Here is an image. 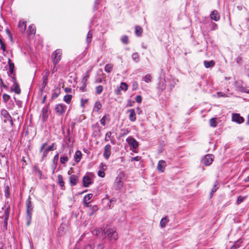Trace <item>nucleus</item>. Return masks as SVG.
I'll list each match as a JSON object with an SVG mask.
<instances>
[{
    "label": "nucleus",
    "instance_id": "nucleus-12",
    "mask_svg": "<svg viewBox=\"0 0 249 249\" xmlns=\"http://www.w3.org/2000/svg\"><path fill=\"white\" fill-rule=\"evenodd\" d=\"M210 16L211 19L215 21H218L220 19L219 14L218 12L215 10H213L211 12Z\"/></svg>",
    "mask_w": 249,
    "mask_h": 249
},
{
    "label": "nucleus",
    "instance_id": "nucleus-22",
    "mask_svg": "<svg viewBox=\"0 0 249 249\" xmlns=\"http://www.w3.org/2000/svg\"><path fill=\"white\" fill-rule=\"evenodd\" d=\"M204 65L206 68H212L215 65V62L213 60L204 61Z\"/></svg>",
    "mask_w": 249,
    "mask_h": 249
},
{
    "label": "nucleus",
    "instance_id": "nucleus-9",
    "mask_svg": "<svg viewBox=\"0 0 249 249\" xmlns=\"http://www.w3.org/2000/svg\"><path fill=\"white\" fill-rule=\"evenodd\" d=\"M111 148V147L109 144H107L104 147L103 156L106 160H108L110 156Z\"/></svg>",
    "mask_w": 249,
    "mask_h": 249
},
{
    "label": "nucleus",
    "instance_id": "nucleus-47",
    "mask_svg": "<svg viewBox=\"0 0 249 249\" xmlns=\"http://www.w3.org/2000/svg\"><path fill=\"white\" fill-rule=\"evenodd\" d=\"M111 132H107L106 134V137H105V141L106 142H108L110 137H111Z\"/></svg>",
    "mask_w": 249,
    "mask_h": 249
},
{
    "label": "nucleus",
    "instance_id": "nucleus-50",
    "mask_svg": "<svg viewBox=\"0 0 249 249\" xmlns=\"http://www.w3.org/2000/svg\"><path fill=\"white\" fill-rule=\"evenodd\" d=\"M98 175L101 178H104L105 176V173L104 171L100 170L98 172Z\"/></svg>",
    "mask_w": 249,
    "mask_h": 249
},
{
    "label": "nucleus",
    "instance_id": "nucleus-29",
    "mask_svg": "<svg viewBox=\"0 0 249 249\" xmlns=\"http://www.w3.org/2000/svg\"><path fill=\"white\" fill-rule=\"evenodd\" d=\"M92 37V33L89 31L88 33L86 41L88 44H89L91 42Z\"/></svg>",
    "mask_w": 249,
    "mask_h": 249
},
{
    "label": "nucleus",
    "instance_id": "nucleus-1",
    "mask_svg": "<svg viewBox=\"0 0 249 249\" xmlns=\"http://www.w3.org/2000/svg\"><path fill=\"white\" fill-rule=\"evenodd\" d=\"M102 235H107L110 240H116L118 238V234L114 228L106 227L103 230Z\"/></svg>",
    "mask_w": 249,
    "mask_h": 249
},
{
    "label": "nucleus",
    "instance_id": "nucleus-54",
    "mask_svg": "<svg viewBox=\"0 0 249 249\" xmlns=\"http://www.w3.org/2000/svg\"><path fill=\"white\" fill-rule=\"evenodd\" d=\"M48 83V81H43L41 84V89L43 90Z\"/></svg>",
    "mask_w": 249,
    "mask_h": 249
},
{
    "label": "nucleus",
    "instance_id": "nucleus-11",
    "mask_svg": "<svg viewBox=\"0 0 249 249\" xmlns=\"http://www.w3.org/2000/svg\"><path fill=\"white\" fill-rule=\"evenodd\" d=\"M31 198L29 196L28 198V199L26 200V213L29 214H32V212L33 210V207L32 205V203L30 200Z\"/></svg>",
    "mask_w": 249,
    "mask_h": 249
},
{
    "label": "nucleus",
    "instance_id": "nucleus-49",
    "mask_svg": "<svg viewBox=\"0 0 249 249\" xmlns=\"http://www.w3.org/2000/svg\"><path fill=\"white\" fill-rule=\"evenodd\" d=\"M49 152V151L47 149H45L43 151V154H42V160H43L44 158H45L47 156Z\"/></svg>",
    "mask_w": 249,
    "mask_h": 249
},
{
    "label": "nucleus",
    "instance_id": "nucleus-14",
    "mask_svg": "<svg viewBox=\"0 0 249 249\" xmlns=\"http://www.w3.org/2000/svg\"><path fill=\"white\" fill-rule=\"evenodd\" d=\"M110 117L109 114H107L104 116L100 120V123L103 126H105L107 123H108L110 122Z\"/></svg>",
    "mask_w": 249,
    "mask_h": 249
},
{
    "label": "nucleus",
    "instance_id": "nucleus-26",
    "mask_svg": "<svg viewBox=\"0 0 249 249\" xmlns=\"http://www.w3.org/2000/svg\"><path fill=\"white\" fill-rule=\"evenodd\" d=\"M49 74V71L48 70H46L43 73L42 81H48Z\"/></svg>",
    "mask_w": 249,
    "mask_h": 249
},
{
    "label": "nucleus",
    "instance_id": "nucleus-62",
    "mask_svg": "<svg viewBox=\"0 0 249 249\" xmlns=\"http://www.w3.org/2000/svg\"><path fill=\"white\" fill-rule=\"evenodd\" d=\"M141 159V158L139 156H137L134 158H133L132 160H135V161H139Z\"/></svg>",
    "mask_w": 249,
    "mask_h": 249
},
{
    "label": "nucleus",
    "instance_id": "nucleus-27",
    "mask_svg": "<svg viewBox=\"0 0 249 249\" xmlns=\"http://www.w3.org/2000/svg\"><path fill=\"white\" fill-rule=\"evenodd\" d=\"M102 107V105L99 101H97L94 104L95 111L98 112Z\"/></svg>",
    "mask_w": 249,
    "mask_h": 249
},
{
    "label": "nucleus",
    "instance_id": "nucleus-35",
    "mask_svg": "<svg viewBox=\"0 0 249 249\" xmlns=\"http://www.w3.org/2000/svg\"><path fill=\"white\" fill-rule=\"evenodd\" d=\"M151 79H152V77H151V75L149 74H146L143 77L144 81L147 83H148L151 82Z\"/></svg>",
    "mask_w": 249,
    "mask_h": 249
},
{
    "label": "nucleus",
    "instance_id": "nucleus-5",
    "mask_svg": "<svg viewBox=\"0 0 249 249\" xmlns=\"http://www.w3.org/2000/svg\"><path fill=\"white\" fill-rule=\"evenodd\" d=\"M213 160V156L211 154L206 155L201 160V162L206 166L211 165Z\"/></svg>",
    "mask_w": 249,
    "mask_h": 249
},
{
    "label": "nucleus",
    "instance_id": "nucleus-45",
    "mask_svg": "<svg viewBox=\"0 0 249 249\" xmlns=\"http://www.w3.org/2000/svg\"><path fill=\"white\" fill-rule=\"evenodd\" d=\"M246 196H239L237 199V201H236V203L237 204H240L241 202H242L244 199L246 198Z\"/></svg>",
    "mask_w": 249,
    "mask_h": 249
},
{
    "label": "nucleus",
    "instance_id": "nucleus-33",
    "mask_svg": "<svg viewBox=\"0 0 249 249\" xmlns=\"http://www.w3.org/2000/svg\"><path fill=\"white\" fill-rule=\"evenodd\" d=\"M122 90H123L124 91H126L128 88L127 85L124 82H122L121 83L120 86L119 87Z\"/></svg>",
    "mask_w": 249,
    "mask_h": 249
},
{
    "label": "nucleus",
    "instance_id": "nucleus-58",
    "mask_svg": "<svg viewBox=\"0 0 249 249\" xmlns=\"http://www.w3.org/2000/svg\"><path fill=\"white\" fill-rule=\"evenodd\" d=\"M0 48H1V50L3 52H5L6 51V46H5L4 43L3 42L1 43L0 44Z\"/></svg>",
    "mask_w": 249,
    "mask_h": 249
},
{
    "label": "nucleus",
    "instance_id": "nucleus-4",
    "mask_svg": "<svg viewBox=\"0 0 249 249\" xmlns=\"http://www.w3.org/2000/svg\"><path fill=\"white\" fill-rule=\"evenodd\" d=\"M61 54L62 51L60 49H57L51 55V58L54 65H57L60 61Z\"/></svg>",
    "mask_w": 249,
    "mask_h": 249
},
{
    "label": "nucleus",
    "instance_id": "nucleus-53",
    "mask_svg": "<svg viewBox=\"0 0 249 249\" xmlns=\"http://www.w3.org/2000/svg\"><path fill=\"white\" fill-rule=\"evenodd\" d=\"M54 143H52V145H50L47 148H46L49 151H53L54 150V149H56V148H53V146H54Z\"/></svg>",
    "mask_w": 249,
    "mask_h": 249
},
{
    "label": "nucleus",
    "instance_id": "nucleus-3",
    "mask_svg": "<svg viewBox=\"0 0 249 249\" xmlns=\"http://www.w3.org/2000/svg\"><path fill=\"white\" fill-rule=\"evenodd\" d=\"M124 177V174L122 172H120L115 179L114 184V187L115 190H120L123 186L124 183L123 181Z\"/></svg>",
    "mask_w": 249,
    "mask_h": 249
},
{
    "label": "nucleus",
    "instance_id": "nucleus-41",
    "mask_svg": "<svg viewBox=\"0 0 249 249\" xmlns=\"http://www.w3.org/2000/svg\"><path fill=\"white\" fill-rule=\"evenodd\" d=\"M4 194H5V196L6 198H8L10 196V192H9V186H7L5 188V191H4Z\"/></svg>",
    "mask_w": 249,
    "mask_h": 249
},
{
    "label": "nucleus",
    "instance_id": "nucleus-6",
    "mask_svg": "<svg viewBox=\"0 0 249 249\" xmlns=\"http://www.w3.org/2000/svg\"><path fill=\"white\" fill-rule=\"evenodd\" d=\"M67 107L63 104H57L55 107V111L58 115L63 114L66 110Z\"/></svg>",
    "mask_w": 249,
    "mask_h": 249
},
{
    "label": "nucleus",
    "instance_id": "nucleus-56",
    "mask_svg": "<svg viewBox=\"0 0 249 249\" xmlns=\"http://www.w3.org/2000/svg\"><path fill=\"white\" fill-rule=\"evenodd\" d=\"M107 166L105 164L101 163L100 165V170L104 171L106 169Z\"/></svg>",
    "mask_w": 249,
    "mask_h": 249
},
{
    "label": "nucleus",
    "instance_id": "nucleus-55",
    "mask_svg": "<svg viewBox=\"0 0 249 249\" xmlns=\"http://www.w3.org/2000/svg\"><path fill=\"white\" fill-rule=\"evenodd\" d=\"M136 101L138 103H141L142 101V98L140 95H137L136 97Z\"/></svg>",
    "mask_w": 249,
    "mask_h": 249
},
{
    "label": "nucleus",
    "instance_id": "nucleus-40",
    "mask_svg": "<svg viewBox=\"0 0 249 249\" xmlns=\"http://www.w3.org/2000/svg\"><path fill=\"white\" fill-rule=\"evenodd\" d=\"M121 41L123 43L127 44L128 43V36H123L121 38Z\"/></svg>",
    "mask_w": 249,
    "mask_h": 249
},
{
    "label": "nucleus",
    "instance_id": "nucleus-52",
    "mask_svg": "<svg viewBox=\"0 0 249 249\" xmlns=\"http://www.w3.org/2000/svg\"><path fill=\"white\" fill-rule=\"evenodd\" d=\"M176 83V81L174 80L172 82H171L170 83V84L169 85V88L170 89V90H172L175 87V85Z\"/></svg>",
    "mask_w": 249,
    "mask_h": 249
},
{
    "label": "nucleus",
    "instance_id": "nucleus-30",
    "mask_svg": "<svg viewBox=\"0 0 249 249\" xmlns=\"http://www.w3.org/2000/svg\"><path fill=\"white\" fill-rule=\"evenodd\" d=\"M8 64L9 67V71L11 73H12L14 69V64L11 62L10 59H8Z\"/></svg>",
    "mask_w": 249,
    "mask_h": 249
},
{
    "label": "nucleus",
    "instance_id": "nucleus-2",
    "mask_svg": "<svg viewBox=\"0 0 249 249\" xmlns=\"http://www.w3.org/2000/svg\"><path fill=\"white\" fill-rule=\"evenodd\" d=\"M1 118L4 123H9L11 126L13 125V122L11 115L5 109L0 110Z\"/></svg>",
    "mask_w": 249,
    "mask_h": 249
},
{
    "label": "nucleus",
    "instance_id": "nucleus-34",
    "mask_svg": "<svg viewBox=\"0 0 249 249\" xmlns=\"http://www.w3.org/2000/svg\"><path fill=\"white\" fill-rule=\"evenodd\" d=\"M210 125L211 126L214 127L216 126V119L213 118L210 120Z\"/></svg>",
    "mask_w": 249,
    "mask_h": 249
},
{
    "label": "nucleus",
    "instance_id": "nucleus-36",
    "mask_svg": "<svg viewBox=\"0 0 249 249\" xmlns=\"http://www.w3.org/2000/svg\"><path fill=\"white\" fill-rule=\"evenodd\" d=\"M103 230L101 228H97L92 231V234L98 235L100 232L102 233Z\"/></svg>",
    "mask_w": 249,
    "mask_h": 249
},
{
    "label": "nucleus",
    "instance_id": "nucleus-61",
    "mask_svg": "<svg viewBox=\"0 0 249 249\" xmlns=\"http://www.w3.org/2000/svg\"><path fill=\"white\" fill-rule=\"evenodd\" d=\"M84 249H93V248L91 245H87Z\"/></svg>",
    "mask_w": 249,
    "mask_h": 249
},
{
    "label": "nucleus",
    "instance_id": "nucleus-59",
    "mask_svg": "<svg viewBox=\"0 0 249 249\" xmlns=\"http://www.w3.org/2000/svg\"><path fill=\"white\" fill-rule=\"evenodd\" d=\"M121 89L119 87L117 89H115V93L116 95H119L120 94V92H121Z\"/></svg>",
    "mask_w": 249,
    "mask_h": 249
},
{
    "label": "nucleus",
    "instance_id": "nucleus-7",
    "mask_svg": "<svg viewBox=\"0 0 249 249\" xmlns=\"http://www.w3.org/2000/svg\"><path fill=\"white\" fill-rule=\"evenodd\" d=\"M231 120L233 122H235L239 124L243 123L244 121V118L241 116L238 113H233L232 114Z\"/></svg>",
    "mask_w": 249,
    "mask_h": 249
},
{
    "label": "nucleus",
    "instance_id": "nucleus-57",
    "mask_svg": "<svg viewBox=\"0 0 249 249\" xmlns=\"http://www.w3.org/2000/svg\"><path fill=\"white\" fill-rule=\"evenodd\" d=\"M236 61L238 64H241L242 62V58L240 56H238L236 59Z\"/></svg>",
    "mask_w": 249,
    "mask_h": 249
},
{
    "label": "nucleus",
    "instance_id": "nucleus-19",
    "mask_svg": "<svg viewBox=\"0 0 249 249\" xmlns=\"http://www.w3.org/2000/svg\"><path fill=\"white\" fill-rule=\"evenodd\" d=\"M28 36L35 35L36 33V28L34 25L32 24L28 27L27 31Z\"/></svg>",
    "mask_w": 249,
    "mask_h": 249
},
{
    "label": "nucleus",
    "instance_id": "nucleus-51",
    "mask_svg": "<svg viewBox=\"0 0 249 249\" xmlns=\"http://www.w3.org/2000/svg\"><path fill=\"white\" fill-rule=\"evenodd\" d=\"M88 101V99H81V106L82 107H84V105L85 104H86V103H87Z\"/></svg>",
    "mask_w": 249,
    "mask_h": 249
},
{
    "label": "nucleus",
    "instance_id": "nucleus-64",
    "mask_svg": "<svg viewBox=\"0 0 249 249\" xmlns=\"http://www.w3.org/2000/svg\"><path fill=\"white\" fill-rule=\"evenodd\" d=\"M65 91L66 92H71V89L70 88H66L65 89Z\"/></svg>",
    "mask_w": 249,
    "mask_h": 249
},
{
    "label": "nucleus",
    "instance_id": "nucleus-38",
    "mask_svg": "<svg viewBox=\"0 0 249 249\" xmlns=\"http://www.w3.org/2000/svg\"><path fill=\"white\" fill-rule=\"evenodd\" d=\"M103 90V87L102 86L100 85L96 88V93L97 94H100L102 93Z\"/></svg>",
    "mask_w": 249,
    "mask_h": 249
},
{
    "label": "nucleus",
    "instance_id": "nucleus-28",
    "mask_svg": "<svg viewBox=\"0 0 249 249\" xmlns=\"http://www.w3.org/2000/svg\"><path fill=\"white\" fill-rule=\"evenodd\" d=\"M168 222V219L166 217H163L161 219L160 222V225L161 227L163 228L165 226L166 224Z\"/></svg>",
    "mask_w": 249,
    "mask_h": 249
},
{
    "label": "nucleus",
    "instance_id": "nucleus-10",
    "mask_svg": "<svg viewBox=\"0 0 249 249\" xmlns=\"http://www.w3.org/2000/svg\"><path fill=\"white\" fill-rule=\"evenodd\" d=\"M49 116V107L47 106L44 107L42 109L41 120L45 122Z\"/></svg>",
    "mask_w": 249,
    "mask_h": 249
},
{
    "label": "nucleus",
    "instance_id": "nucleus-18",
    "mask_svg": "<svg viewBox=\"0 0 249 249\" xmlns=\"http://www.w3.org/2000/svg\"><path fill=\"white\" fill-rule=\"evenodd\" d=\"M78 177L74 175H71L70 177V183L71 186H75L77 184Z\"/></svg>",
    "mask_w": 249,
    "mask_h": 249
},
{
    "label": "nucleus",
    "instance_id": "nucleus-37",
    "mask_svg": "<svg viewBox=\"0 0 249 249\" xmlns=\"http://www.w3.org/2000/svg\"><path fill=\"white\" fill-rule=\"evenodd\" d=\"M32 218V214L27 213L26 214V225L27 226H29L31 223V220Z\"/></svg>",
    "mask_w": 249,
    "mask_h": 249
},
{
    "label": "nucleus",
    "instance_id": "nucleus-17",
    "mask_svg": "<svg viewBox=\"0 0 249 249\" xmlns=\"http://www.w3.org/2000/svg\"><path fill=\"white\" fill-rule=\"evenodd\" d=\"M83 185L85 187H88L91 183V178L89 176H84L83 178Z\"/></svg>",
    "mask_w": 249,
    "mask_h": 249
},
{
    "label": "nucleus",
    "instance_id": "nucleus-39",
    "mask_svg": "<svg viewBox=\"0 0 249 249\" xmlns=\"http://www.w3.org/2000/svg\"><path fill=\"white\" fill-rule=\"evenodd\" d=\"M92 197V194H89L85 196L83 199L84 202L88 201Z\"/></svg>",
    "mask_w": 249,
    "mask_h": 249
},
{
    "label": "nucleus",
    "instance_id": "nucleus-60",
    "mask_svg": "<svg viewBox=\"0 0 249 249\" xmlns=\"http://www.w3.org/2000/svg\"><path fill=\"white\" fill-rule=\"evenodd\" d=\"M57 70V65H53V70H52V73H54L55 72H56Z\"/></svg>",
    "mask_w": 249,
    "mask_h": 249
},
{
    "label": "nucleus",
    "instance_id": "nucleus-43",
    "mask_svg": "<svg viewBox=\"0 0 249 249\" xmlns=\"http://www.w3.org/2000/svg\"><path fill=\"white\" fill-rule=\"evenodd\" d=\"M60 162L62 164H64L68 160V158L66 156H63L60 158Z\"/></svg>",
    "mask_w": 249,
    "mask_h": 249
},
{
    "label": "nucleus",
    "instance_id": "nucleus-31",
    "mask_svg": "<svg viewBox=\"0 0 249 249\" xmlns=\"http://www.w3.org/2000/svg\"><path fill=\"white\" fill-rule=\"evenodd\" d=\"M72 96L71 95H66L64 97V101L67 104H69L71 100Z\"/></svg>",
    "mask_w": 249,
    "mask_h": 249
},
{
    "label": "nucleus",
    "instance_id": "nucleus-15",
    "mask_svg": "<svg viewBox=\"0 0 249 249\" xmlns=\"http://www.w3.org/2000/svg\"><path fill=\"white\" fill-rule=\"evenodd\" d=\"M127 112L129 113V120L131 122H134L136 119L135 110L134 109H130L127 110Z\"/></svg>",
    "mask_w": 249,
    "mask_h": 249
},
{
    "label": "nucleus",
    "instance_id": "nucleus-32",
    "mask_svg": "<svg viewBox=\"0 0 249 249\" xmlns=\"http://www.w3.org/2000/svg\"><path fill=\"white\" fill-rule=\"evenodd\" d=\"M14 91L17 94H19L20 93V89L19 87V86L17 84H14Z\"/></svg>",
    "mask_w": 249,
    "mask_h": 249
},
{
    "label": "nucleus",
    "instance_id": "nucleus-44",
    "mask_svg": "<svg viewBox=\"0 0 249 249\" xmlns=\"http://www.w3.org/2000/svg\"><path fill=\"white\" fill-rule=\"evenodd\" d=\"M210 26L212 30H215L218 28L217 25L212 21L211 22Z\"/></svg>",
    "mask_w": 249,
    "mask_h": 249
},
{
    "label": "nucleus",
    "instance_id": "nucleus-16",
    "mask_svg": "<svg viewBox=\"0 0 249 249\" xmlns=\"http://www.w3.org/2000/svg\"><path fill=\"white\" fill-rule=\"evenodd\" d=\"M18 28L20 32L22 33H24L26 29V24L25 22L23 20H20L18 23Z\"/></svg>",
    "mask_w": 249,
    "mask_h": 249
},
{
    "label": "nucleus",
    "instance_id": "nucleus-21",
    "mask_svg": "<svg viewBox=\"0 0 249 249\" xmlns=\"http://www.w3.org/2000/svg\"><path fill=\"white\" fill-rule=\"evenodd\" d=\"M58 183L61 187V189H64V182L63 181V176L61 175H59L57 176Z\"/></svg>",
    "mask_w": 249,
    "mask_h": 249
},
{
    "label": "nucleus",
    "instance_id": "nucleus-13",
    "mask_svg": "<svg viewBox=\"0 0 249 249\" xmlns=\"http://www.w3.org/2000/svg\"><path fill=\"white\" fill-rule=\"evenodd\" d=\"M165 166V162L163 160H160L158 163L157 169L159 172H163Z\"/></svg>",
    "mask_w": 249,
    "mask_h": 249
},
{
    "label": "nucleus",
    "instance_id": "nucleus-48",
    "mask_svg": "<svg viewBox=\"0 0 249 249\" xmlns=\"http://www.w3.org/2000/svg\"><path fill=\"white\" fill-rule=\"evenodd\" d=\"M8 216H9V212H8V210H7L6 211H5V225L6 226H7V220L8 218Z\"/></svg>",
    "mask_w": 249,
    "mask_h": 249
},
{
    "label": "nucleus",
    "instance_id": "nucleus-20",
    "mask_svg": "<svg viewBox=\"0 0 249 249\" xmlns=\"http://www.w3.org/2000/svg\"><path fill=\"white\" fill-rule=\"evenodd\" d=\"M82 158V153L79 150H77L75 152V155H74V160L76 163H78Z\"/></svg>",
    "mask_w": 249,
    "mask_h": 249
},
{
    "label": "nucleus",
    "instance_id": "nucleus-24",
    "mask_svg": "<svg viewBox=\"0 0 249 249\" xmlns=\"http://www.w3.org/2000/svg\"><path fill=\"white\" fill-rule=\"evenodd\" d=\"M219 188L218 183L216 182L214 184L213 189L211 190L210 193V197L211 198L213 195V194L217 191V190Z\"/></svg>",
    "mask_w": 249,
    "mask_h": 249
},
{
    "label": "nucleus",
    "instance_id": "nucleus-42",
    "mask_svg": "<svg viewBox=\"0 0 249 249\" xmlns=\"http://www.w3.org/2000/svg\"><path fill=\"white\" fill-rule=\"evenodd\" d=\"M2 98L4 102H7L10 98V96L7 94L4 93L2 95Z\"/></svg>",
    "mask_w": 249,
    "mask_h": 249
},
{
    "label": "nucleus",
    "instance_id": "nucleus-25",
    "mask_svg": "<svg viewBox=\"0 0 249 249\" xmlns=\"http://www.w3.org/2000/svg\"><path fill=\"white\" fill-rule=\"evenodd\" d=\"M113 67V65L110 64H107L105 66V71L107 73L110 72L112 70Z\"/></svg>",
    "mask_w": 249,
    "mask_h": 249
},
{
    "label": "nucleus",
    "instance_id": "nucleus-46",
    "mask_svg": "<svg viewBox=\"0 0 249 249\" xmlns=\"http://www.w3.org/2000/svg\"><path fill=\"white\" fill-rule=\"evenodd\" d=\"M132 58L133 59L136 61V62H138L139 61V54H138V53H134L133 54H132Z\"/></svg>",
    "mask_w": 249,
    "mask_h": 249
},
{
    "label": "nucleus",
    "instance_id": "nucleus-8",
    "mask_svg": "<svg viewBox=\"0 0 249 249\" xmlns=\"http://www.w3.org/2000/svg\"><path fill=\"white\" fill-rule=\"evenodd\" d=\"M126 142H128L130 146L134 149H136L138 147V142L131 137H128L126 139Z\"/></svg>",
    "mask_w": 249,
    "mask_h": 249
},
{
    "label": "nucleus",
    "instance_id": "nucleus-23",
    "mask_svg": "<svg viewBox=\"0 0 249 249\" xmlns=\"http://www.w3.org/2000/svg\"><path fill=\"white\" fill-rule=\"evenodd\" d=\"M135 33L137 36H141L142 33V29L140 26H136L135 28Z\"/></svg>",
    "mask_w": 249,
    "mask_h": 249
},
{
    "label": "nucleus",
    "instance_id": "nucleus-63",
    "mask_svg": "<svg viewBox=\"0 0 249 249\" xmlns=\"http://www.w3.org/2000/svg\"><path fill=\"white\" fill-rule=\"evenodd\" d=\"M104 245L103 244H99L97 247V249H103Z\"/></svg>",
    "mask_w": 249,
    "mask_h": 249
}]
</instances>
